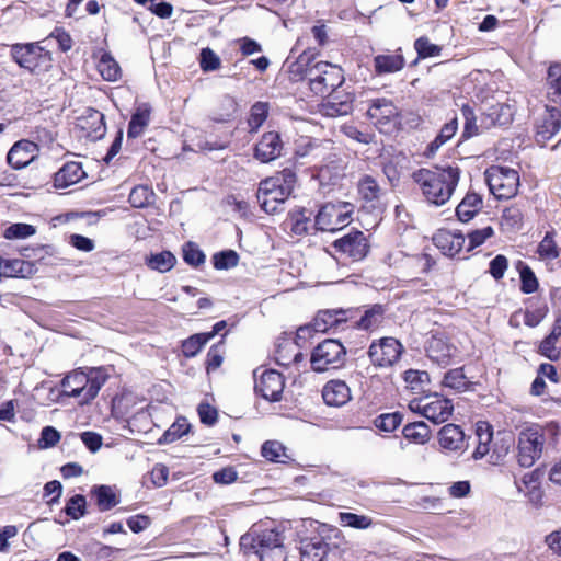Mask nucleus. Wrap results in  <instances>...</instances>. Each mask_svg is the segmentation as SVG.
Listing matches in <instances>:
<instances>
[{"mask_svg": "<svg viewBox=\"0 0 561 561\" xmlns=\"http://www.w3.org/2000/svg\"><path fill=\"white\" fill-rule=\"evenodd\" d=\"M283 150L280 136L275 131L265 133L254 149L255 159L263 163L271 162L278 158Z\"/></svg>", "mask_w": 561, "mask_h": 561, "instance_id": "f3484780", "label": "nucleus"}, {"mask_svg": "<svg viewBox=\"0 0 561 561\" xmlns=\"http://www.w3.org/2000/svg\"><path fill=\"white\" fill-rule=\"evenodd\" d=\"M524 214L518 205H512L504 209L502 222L512 230H518L523 224Z\"/></svg>", "mask_w": 561, "mask_h": 561, "instance_id": "c03bdc74", "label": "nucleus"}, {"mask_svg": "<svg viewBox=\"0 0 561 561\" xmlns=\"http://www.w3.org/2000/svg\"><path fill=\"white\" fill-rule=\"evenodd\" d=\"M545 444L543 431L538 425L529 426L519 433L518 463L522 467H531L541 455Z\"/></svg>", "mask_w": 561, "mask_h": 561, "instance_id": "9b49d317", "label": "nucleus"}, {"mask_svg": "<svg viewBox=\"0 0 561 561\" xmlns=\"http://www.w3.org/2000/svg\"><path fill=\"white\" fill-rule=\"evenodd\" d=\"M402 415L398 412L386 413L375 420V426L380 431L391 433L402 423Z\"/></svg>", "mask_w": 561, "mask_h": 561, "instance_id": "de8ad7c7", "label": "nucleus"}, {"mask_svg": "<svg viewBox=\"0 0 561 561\" xmlns=\"http://www.w3.org/2000/svg\"><path fill=\"white\" fill-rule=\"evenodd\" d=\"M107 380L103 368H90L88 371L76 369L61 380L62 392L78 399L80 405L89 404L96 398Z\"/></svg>", "mask_w": 561, "mask_h": 561, "instance_id": "7ed1b4c3", "label": "nucleus"}, {"mask_svg": "<svg viewBox=\"0 0 561 561\" xmlns=\"http://www.w3.org/2000/svg\"><path fill=\"white\" fill-rule=\"evenodd\" d=\"M433 241L434 244L442 250L443 254L454 256L461 251L466 240L460 233L439 230L434 234Z\"/></svg>", "mask_w": 561, "mask_h": 561, "instance_id": "4be33fe9", "label": "nucleus"}, {"mask_svg": "<svg viewBox=\"0 0 561 561\" xmlns=\"http://www.w3.org/2000/svg\"><path fill=\"white\" fill-rule=\"evenodd\" d=\"M381 316V306H374L371 309L367 310L365 314L360 318L359 327L362 329L369 330L380 322Z\"/></svg>", "mask_w": 561, "mask_h": 561, "instance_id": "052dcab7", "label": "nucleus"}, {"mask_svg": "<svg viewBox=\"0 0 561 561\" xmlns=\"http://www.w3.org/2000/svg\"><path fill=\"white\" fill-rule=\"evenodd\" d=\"M353 209V205L346 202L325 204L318 211L314 226L321 231L340 230L351 222Z\"/></svg>", "mask_w": 561, "mask_h": 561, "instance_id": "6e6552de", "label": "nucleus"}, {"mask_svg": "<svg viewBox=\"0 0 561 561\" xmlns=\"http://www.w3.org/2000/svg\"><path fill=\"white\" fill-rule=\"evenodd\" d=\"M293 72H299L301 78L308 80L309 87L314 94L324 95L331 93L344 82L343 69L328 61H316L301 55Z\"/></svg>", "mask_w": 561, "mask_h": 561, "instance_id": "f03ea898", "label": "nucleus"}, {"mask_svg": "<svg viewBox=\"0 0 561 561\" xmlns=\"http://www.w3.org/2000/svg\"><path fill=\"white\" fill-rule=\"evenodd\" d=\"M332 247L335 252L352 261L363 260L369 251L367 238L364 232L359 230L351 231L340 239H336Z\"/></svg>", "mask_w": 561, "mask_h": 561, "instance_id": "ddd939ff", "label": "nucleus"}, {"mask_svg": "<svg viewBox=\"0 0 561 561\" xmlns=\"http://www.w3.org/2000/svg\"><path fill=\"white\" fill-rule=\"evenodd\" d=\"M414 48L421 58L435 57L442 51V47L433 44L427 37H420L414 43Z\"/></svg>", "mask_w": 561, "mask_h": 561, "instance_id": "603ef678", "label": "nucleus"}, {"mask_svg": "<svg viewBox=\"0 0 561 561\" xmlns=\"http://www.w3.org/2000/svg\"><path fill=\"white\" fill-rule=\"evenodd\" d=\"M347 313L348 310L344 309L321 310L312 321V329L316 332H327L330 329H340L347 322Z\"/></svg>", "mask_w": 561, "mask_h": 561, "instance_id": "a211bd4d", "label": "nucleus"}, {"mask_svg": "<svg viewBox=\"0 0 561 561\" xmlns=\"http://www.w3.org/2000/svg\"><path fill=\"white\" fill-rule=\"evenodd\" d=\"M80 438L91 453H96L102 446V436L95 432L87 431L80 434Z\"/></svg>", "mask_w": 561, "mask_h": 561, "instance_id": "0e129e2a", "label": "nucleus"}, {"mask_svg": "<svg viewBox=\"0 0 561 561\" xmlns=\"http://www.w3.org/2000/svg\"><path fill=\"white\" fill-rule=\"evenodd\" d=\"M201 68L203 71H214L220 67V58L210 48H203L201 51Z\"/></svg>", "mask_w": 561, "mask_h": 561, "instance_id": "13d9d810", "label": "nucleus"}, {"mask_svg": "<svg viewBox=\"0 0 561 561\" xmlns=\"http://www.w3.org/2000/svg\"><path fill=\"white\" fill-rule=\"evenodd\" d=\"M353 110V98L345 94L343 99L337 95H330L329 100L322 104V113L329 117L344 116Z\"/></svg>", "mask_w": 561, "mask_h": 561, "instance_id": "393cba45", "label": "nucleus"}, {"mask_svg": "<svg viewBox=\"0 0 561 561\" xmlns=\"http://www.w3.org/2000/svg\"><path fill=\"white\" fill-rule=\"evenodd\" d=\"M520 289L525 294H533L538 289V279L529 266H524L520 270Z\"/></svg>", "mask_w": 561, "mask_h": 561, "instance_id": "4d7b16f0", "label": "nucleus"}, {"mask_svg": "<svg viewBox=\"0 0 561 561\" xmlns=\"http://www.w3.org/2000/svg\"><path fill=\"white\" fill-rule=\"evenodd\" d=\"M444 385L457 391L466 390L469 381L461 368L451 369L444 377Z\"/></svg>", "mask_w": 561, "mask_h": 561, "instance_id": "49530a36", "label": "nucleus"}, {"mask_svg": "<svg viewBox=\"0 0 561 561\" xmlns=\"http://www.w3.org/2000/svg\"><path fill=\"white\" fill-rule=\"evenodd\" d=\"M154 193L146 185L134 187L129 194V203L133 207L142 208L153 202Z\"/></svg>", "mask_w": 561, "mask_h": 561, "instance_id": "ea45409f", "label": "nucleus"}, {"mask_svg": "<svg viewBox=\"0 0 561 561\" xmlns=\"http://www.w3.org/2000/svg\"><path fill=\"white\" fill-rule=\"evenodd\" d=\"M411 411L421 414L434 424L446 422L454 411L450 400L438 394L427 396L425 398L410 401Z\"/></svg>", "mask_w": 561, "mask_h": 561, "instance_id": "1a4fd4ad", "label": "nucleus"}, {"mask_svg": "<svg viewBox=\"0 0 561 561\" xmlns=\"http://www.w3.org/2000/svg\"><path fill=\"white\" fill-rule=\"evenodd\" d=\"M367 115L375 125H386L398 116V108L390 100L377 99L373 101Z\"/></svg>", "mask_w": 561, "mask_h": 561, "instance_id": "5701e85b", "label": "nucleus"}, {"mask_svg": "<svg viewBox=\"0 0 561 561\" xmlns=\"http://www.w3.org/2000/svg\"><path fill=\"white\" fill-rule=\"evenodd\" d=\"M214 266L217 270H228L237 266L239 255L233 250L222 251L213 256Z\"/></svg>", "mask_w": 561, "mask_h": 561, "instance_id": "8fccbe9b", "label": "nucleus"}, {"mask_svg": "<svg viewBox=\"0 0 561 561\" xmlns=\"http://www.w3.org/2000/svg\"><path fill=\"white\" fill-rule=\"evenodd\" d=\"M378 73H391L399 71L404 66V59L400 55H378L374 59Z\"/></svg>", "mask_w": 561, "mask_h": 561, "instance_id": "473e14b6", "label": "nucleus"}, {"mask_svg": "<svg viewBox=\"0 0 561 561\" xmlns=\"http://www.w3.org/2000/svg\"><path fill=\"white\" fill-rule=\"evenodd\" d=\"M358 193L367 202L378 201L382 190L371 175H365L358 182Z\"/></svg>", "mask_w": 561, "mask_h": 561, "instance_id": "c9c22d12", "label": "nucleus"}, {"mask_svg": "<svg viewBox=\"0 0 561 561\" xmlns=\"http://www.w3.org/2000/svg\"><path fill=\"white\" fill-rule=\"evenodd\" d=\"M561 336L557 330L552 329L551 333L540 343L539 351L542 355L551 360H556L559 357V353L556 350V343Z\"/></svg>", "mask_w": 561, "mask_h": 561, "instance_id": "3c124183", "label": "nucleus"}, {"mask_svg": "<svg viewBox=\"0 0 561 561\" xmlns=\"http://www.w3.org/2000/svg\"><path fill=\"white\" fill-rule=\"evenodd\" d=\"M33 272V265L21 259L7 260L0 257L1 277H27Z\"/></svg>", "mask_w": 561, "mask_h": 561, "instance_id": "a878e982", "label": "nucleus"}, {"mask_svg": "<svg viewBox=\"0 0 561 561\" xmlns=\"http://www.w3.org/2000/svg\"><path fill=\"white\" fill-rule=\"evenodd\" d=\"M494 231L491 226L483 227L481 229L472 230L468 233V248L467 251H471L474 248L483 244L486 239L493 236Z\"/></svg>", "mask_w": 561, "mask_h": 561, "instance_id": "864d4df0", "label": "nucleus"}, {"mask_svg": "<svg viewBox=\"0 0 561 561\" xmlns=\"http://www.w3.org/2000/svg\"><path fill=\"white\" fill-rule=\"evenodd\" d=\"M402 434L408 440L420 445L426 444L431 438V430L422 421L407 424L402 430Z\"/></svg>", "mask_w": 561, "mask_h": 561, "instance_id": "c756f323", "label": "nucleus"}, {"mask_svg": "<svg viewBox=\"0 0 561 561\" xmlns=\"http://www.w3.org/2000/svg\"><path fill=\"white\" fill-rule=\"evenodd\" d=\"M36 229L34 226L28 224H12L3 231V237L5 239H25L33 234H35Z\"/></svg>", "mask_w": 561, "mask_h": 561, "instance_id": "09e8293b", "label": "nucleus"}, {"mask_svg": "<svg viewBox=\"0 0 561 561\" xmlns=\"http://www.w3.org/2000/svg\"><path fill=\"white\" fill-rule=\"evenodd\" d=\"M240 547L244 553L257 556L260 561L287 560L284 538L278 531L273 529H252L240 538Z\"/></svg>", "mask_w": 561, "mask_h": 561, "instance_id": "20e7f679", "label": "nucleus"}, {"mask_svg": "<svg viewBox=\"0 0 561 561\" xmlns=\"http://www.w3.org/2000/svg\"><path fill=\"white\" fill-rule=\"evenodd\" d=\"M322 398L328 405L341 407L351 400V389L343 380H330L323 387Z\"/></svg>", "mask_w": 561, "mask_h": 561, "instance_id": "aec40b11", "label": "nucleus"}, {"mask_svg": "<svg viewBox=\"0 0 561 561\" xmlns=\"http://www.w3.org/2000/svg\"><path fill=\"white\" fill-rule=\"evenodd\" d=\"M346 351L337 340L328 339L317 345L311 354V365L316 371H325L341 367L345 362Z\"/></svg>", "mask_w": 561, "mask_h": 561, "instance_id": "0eeeda50", "label": "nucleus"}, {"mask_svg": "<svg viewBox=\"0 0 561 561\" xmlns=\"http://www.w3.org/2000/svg\"><path fill=\"white\" fill-rule=\"evenodd\" d=\"M190 423L185 417H179L163 434L161 442L173 443L190 431Z\"/></svg>", "mask_w": 561, "mask_h": 561, "instance_id": "37998d69", "label": "nucleus"}, {"mask_svg": "<svg viewBox=\"0 0 561 561\" xmlns=\"http://www.w3.org/2000/svg\"><path fill=\"white\" fill-rule=\"evenodd\" d=\"M168 478L169 469L161 463L156 465L150 472L151 482L157 488L165 485Z\"/></svg>", "mask_w": 561, "mask_h": 561, "instance_id": "69168bd1", "label": "nucleus"}, {"mask_svg": "<svg viewBox=\"0 0 561 561\" xmlns=\"http://www.w3.org/2000/svg\"><path fill=\"white\" fill-rule=\"evenodd\" d=\"M268 114V104L264 102H256L252 105L248 124L251 131H256L265 122Z\"/></svg>", "mask_w": 561, "mask_h": 561, "instance_id": "a19ab883", "label": "nucleus"}, {"mask_svg": "<svg viewBox=\"0 0 561 561\" xmlns=\"http://www.w3.org/2000/svg\"><path fill=\"white\" fill-rule=\"evenodd\" d=\"M458 129L457 118H453L450 122L446 123L439 134L435 137V139L427 146L426 156L433 157L442 146H444L448 140H450Z\"/></svg>", "mask_w": 561, "mask_h": 561, "instance_id": "7c9ffc66", "label": "nucleus"}, {"mask_svg": "<svg viewBox=\"0 0 561 561\" xmlns=\"http://www.w3.org/2000/svg\"><path fill=\"white\" fill-rule=\"evenodd\" d=\"M542 133L548 134L550 137L556 135L561 128V112L552 108L542 125Z\"/></svg>", "mask_w": 561, "mask_h": 561, "instance_id": "bf43d9fd", "label": "nucleus"}, {"mask_svg": "<svg viewBox=\"0 0 561 561\" xmlns=\"http://www.w3.org/2000/svg\"><path fill=\"white\" fill-rule=\"evenodd\" d=\"M484 175L490 192L497 199H510L517 194L519 174L516 170L502 165H492L486 169Z\"/></svg>", "mask_w": 561, "mask_h": 561, "instance_id": "423d86ee", "label": "nucleus"}, {"mask_svg": "<svg viewBox=\"0 0 561 561\" xmlns=\"http://www.w3.org/2000/svg\"><path fill=\"white\" fill-rule=\"evenodd\" d=\"M60 440V433L53 426H46L42 430L39 446L42 448L54 447Z\"/></svg>", "mask_w": 561, "mask_h": 561, "instance_id": "680f3d73", "label": "nucleus"}, {"mask_svg": "<svg viewBox=\"0 0 561 561\" xmlns=\"http://www.w3.org/2000/svg\"><path fill=\"white\" fill-rule=\"evenodd\" d=\"M284 379L282 375L273 369L264 370L255 381V391L265 400L279 401L284 391Z\"/></svg>", "mask_w": 561, "mask_h": 561, "instance_id": "2eb2a0df", "label": "nucleus"}, {"mask_svg": "<svg viewBox=\"0 0 561 561\" xmlns=\"http://www.w3.org/2000/svg\"><path fill=\"white\" fill-rule=\"evenodd\" d=\"M262 456L272 462H286L289 459L286 447L277 440H267L262 445Z\"/></svg>", "mask_w": 561, "mask_h": 561, "instance_id": "f704fd0d", "label": "nucleus"}, {"mask_svg": "<svg viewBox=\"0 0 561 561\" xmlns=\"http://www.w3.org/2000/svg\"><path fill=\"white\" fill-rule=\"evenodd\" d=\"M311 216L312 213L306 209L293 214L291 231L298 236L307 233L311 227Z\"/></svg>", "mask_w": 561, "mask_h": 561, "instance_id": "a18cd8bd", "label": "nucleus"}, {"mask_svg": "<svg viewBox=\"0 0 561 561\" xmlns=\"http://www.w3.org/2000/svg\"><path fill=\"white\" fill-rule=\"evenodd\" d=\"M150 107L148 104H141L137 107L129 122L127 135L129 138L139 137L150 121Z\"/></svg>", "mask_w": 561, "mask_h": 561, "instance_id": "cd10ccee", "label": "nucleus"}, {"mask_svg": "<svg viewBox=\"0 0 561 561\" xmlns=\"http://www.w3.org/2000/svg\"><path fill=\"white\" fill-rule=\"evenodd\" d=\"M403 352L402 344L394 337H382L374 341L368 348L371 364L379 368L393 366Z\"/></svg>", "mask_w": 561, "mask_h": 561, "instance_id": "f8f14e48", "label": "nucleus"}, {"mask_svg": "<svg viewBox=\"0 0 561 561\" xmlns=\"http://www.w3.org/2000/svg\"><path fill=\"white\" fill-rule=\"evenodd\" d=\"M554 236V231H548L539 242L537 253L540 260L551 262L560 256L561 249L558 247Z\"/></svg>", "mask_w": 561, "mask_h": 561, "instance_id": "2f4dec72", "label": "nucleus"}, {"mask_svg": "<svg viewBox=\"0 0 561 561\" xmlns=\"http://www.w3.org/2000/svg\"><path fill=\"white\" fill-rule=\"evenodd\" d=\"M184 261L193 266H198L205 261V254L193 242H187L183 248Z\"/></svg>", "mask_w": 561, "mask_h": 561, "instance_id": "6e6d98bb", "label": "nucleus"}, {"mask_svg": "<svg viewBox=\"0 0 561 561\" xmlns=\"http://www.w3.org/2000/svg\"><path fill=\"white\" fill-rule=\"evenodd\" d=\"M507 266V259L504 255H496L490 262V273L495 279H500L504 276Z\"/></svg>", "mask_w": 561, "mask_h": 561, "instance_id": "338daca9", "label": "nucleus"}, {"mask_svg": "<svg viewBox=\"0 0 561 561\" xmlns=\"http://www.w3.org/2000/svg\"><path fill=\"white\" fill-rule=\"evenodd\" d=\"M98 70L106 81L114 82L122 77V69L118 62L108 53H102L98 61Z\"/></svg>", "mask_w": 561, "mask_h": 561, "instance_id": "c85d7f7f", "label": "nucleus"}, {"mask_svg": "<svg viewBox=\"0 0 561 561\" xmlns=\"http://www.w3.org/2000/svg\"><path fill=\"white\" fill-rule=\"evenodd\" d=\"M412 179L428 204L443 206L453 196L460 179V171L457 167L422 168L413 172Z\"/></svg>", "mask_w": 561, "mask_h": 561, "instance_id": "f257e3e1", "label": "nucleus"}, {"mask_svg": "<svg viewBox=\"0 0 561 561\" xmlns=\"http://www.w3.org/2000/svg\"><path fill=\"white\" fill-rule=\"evenodd\" d=\"M548 308L546 305L537 308L534 311H526L524 322L527 327H537L546 317Z\"/></svg>", "mask_w": 561, "mask_h": 561, "instance_id": "774afa93", "label": "nucleus"}, {"mask_svg": "<svg viewBox=\"0 0 561 561\" xmlns=\"http://www.w3.org/2000/svg\"><path fill=\"white\" fill-rule=\"evenodd\" d=\"M339 520L343 526H348L356 529H366L369 528L373 524L370 517L348 512H341L339 514Z\"/></svg>", "mask_w": 561, "mask_h": 561, "instance_id": "79ce46f5", "label": "nucleus"}, {"mask_svg": "<svg viewBox=\"0 0 561 561\" xmlns=\"http://www.w3.org/2000/svg\"><path fill=\"white\" fill-rule=\"evenodd\" d=\"M84 176L85 172L83 171L81 163L71 161L65 163L59 171L56 172L54 183L56 187L65 188L78 183Z\"/></svg>", "mask_w": 561, "mask_h": 561, "instance_id": "b1692460", "label": "nucleus"}, {"mask_svg": "<svg viewBox=\"0 0 561 561\" xmlns=\"http://www.w3.org/2000/svg\"><path fill=\"white\" fill-rule=\"evenodd\" d=\"M11 55L22 68L34 73L47 70L51 62L50 54L33 43L12 46Z\"/></svg>", "mask_w": 561, "mask_h": 561, "instance_id": "9d476101", "label": "nucleus"}, {"mask_svg": "<svg viewBox=\"0 0 561 561\" xmlns=\"http://www.w3.org/2000/svg\"><path fill=\"white\" fill-rule=\"evenodd\" d=\"M38 153V147L30 140H19L9 150L7 156L8 163L16 170L27 167Z\"/></svg>", "mask_w": 561, "mask_h": 561, "instance_id": "dca6fc26", "label": "nucleus"}, {"mask_svg": "<svg viewBox=\"0 0 561 561\" xmlns=\"http://www.w3.org/2000/svg\"><path fill=\"white\" fill-rule=\"evenodd\" d=\"M462 113L465 116V128L462 133L463 138H470L478 134V126L476 124V117L470 107L463 106Z\"/></svg>", "mask_w": 561, "mask_h": 561, "instance_id": "e2e57ef3", "label": "nucleus"}, {"mask_svg": "<svg viewBox=\"0 0 561 561\" xmlns=\"http://www.w3.org/2000/svg\"><path fill=\"white\" fill-rule=\"evenodd\" d=\"M426 352L433 362L446 366L457 356L458 348L445 334L437 333L430 339Z\"/></svg>", "mask_w": 561, "mask_h": 561, "instance_id": "4468645a", "label": "nucleus"}, {"mask_svg": "<svg viewBox=\"0 0 561 561\" xmlns=\"http://www.w3.org/2000/svg\"><path fill=\"white\" fill-rule=\"evenodd\" d=\"M175 262V256L169 251L152 254L147 260V264L150 268L159 271L161 273L170 271L174 266Z\"/></svg>", "mask_w": 561, "mask_h": 561, "instance_id": "58836bf2", "label": "nucleus"}, {"mask_svg": "<svg viewBox=\"0 0 561 561\" xmlns=\"http://www.w3.org/2000/svg\"><path fill=\"white\" fill-rule=\"evenodd\" d=\"M209 340H211V334H194L183 341L182 353L185 357H194Z\"/></svg>", "mask_w": 561, "mask_h": 561, "instance_id": "4c0bfd02", "label": "nucleus"}, {"mask_svg": "<svg viewBox=\"0 0 561 561\" xmlns=\"http://www.w3.org/2000/svg\"><path fill=\"white\" fill-rule=\"evenodd\" d=\"M301 356V353L297 351L293 343H286L278 346L275 359L279 366L288 367L293 363H298Z\"/></svg>", "mask_w": 561, "mask_h": 561, "instance_id": "e433bc0d", "label": "nucleus"}, {"mask_svg": "<svg viewBox=\"0 0 561 561\" xmlns=\"http://www.w3.org/2000/svg\"><path fill=\"white\" fill-rule=\"evenodd\" d=\"M482 208V198L476 193H468L456 208L457 217L462 222L470 221Z\"/></svg>", "mask_w": 561, "mask_h": 561, "instance_id": "bb28decb", "label": "nucleus"}, {"mask_svg": "<svg viewBox=\"0 0 561 561\" xmlns=\"http://www.w3.org/2000/svg\"><path fill=\"white\" fill-rule=\"evenodd\" d=\"M101 511H108L118 504L117 495L112 486L100 485L92 491Z\"/></svg>", "mask_w": 561, "mask_h": 561, "instance_id": "72a5a7b5", "label": "nucleus"}, {"mask_svg": "<svg viewBox=\"0 0 561 561\" xmlns=\"http://www.w3.org/2000/svg\"><path fill=\"white\" fill-rule=\"evenodd\" d=\"M329 552V543L320 535L304 538L300 541L302 561H323Z\"/></svg>", "mask_w": 561, "mask_h": 561, "instance_id": "6ab92c4d", "label": "nucleus"}, {"mask_svg": "<svg viewBox=\"0 0 561 561\" xmlns=\"http://www.w3.org/2000/svg\"><path fill=\"white\" fill-rule=\"evenodd\" d=\"M296 182V173L290 169H284L263 180L257 190V201L262 209L267 214L278 211L279 206L291 195Z\"/></svg>", "mask_w": 561, "mask_h": 561, "instance_id": "39448f33", "label": "nucleus"}, {"mask_svg": "<svg viewBox=\"0 0 561 561\" xmlns=\"http://www.w3.org/2000/svg\"><path fill=\"white\" fill-rule=\"evenodd\" d=\"M65 512L68 516H70L73 519H79L82 517L85 513V499L83 495L77 494L72 496L66 507Z\"/></svg>", "mask_w": 561, "mask_h": 561, "instance_id": "5fc2aeb1", "label": "nucleus"}, {"mask_svg": "<svg viewBox=\"0 0 561 561\" xmlns=\"http://www.w3.org/2000/svg\"><path fill=\"white\" fill-rule=\"evenodd\" d=\"M439 446L448 451H460L466 447L465 434L460 426L446 424L438 432Z\"/></svg>", "mask_w": 561, "mask_h": 561, "instance_id": "412c9836", "label": "nucleus"}]
</instances>
